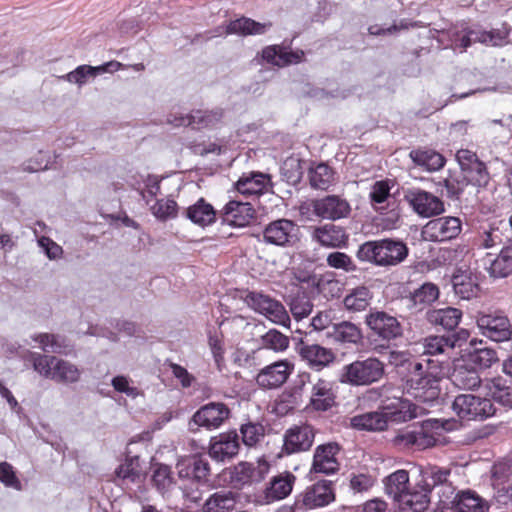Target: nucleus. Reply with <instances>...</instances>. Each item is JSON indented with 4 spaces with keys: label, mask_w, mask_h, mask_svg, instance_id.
Instances as JSON below:
<instances>
[{
    "label": "nucleus",
    "mask_w": 512,
    "mask_h": 512,
    "mask_svg": "<svg viewBox=\"0 0 512 512\" xmlns=\"http://www.w3.org/2000/svg\"><path fill=\"white\" fill-rule=\"evenodd\" d=\"M246 304L256 312L264 315L271 322L288 326L290 317L281 302L260 292H248L244 298Z\"/></svg>",
    "instance_id": "obj_6"
},
{
    "label": "nucleus",
    "mask_w": 512,
    "mask_h": 512,
    "mask_svg": "<svg viewBox=\"0 0 512 512\" xmlns=\"http://www.w3.org/2000/svg\"><path fill=\"white\" fill-rule=\"evenodd\" d=\"M315 438V430L311 425H294L284 434L283 449L287 454L307 451Z\"/></svg>",
    "instance_id": "obj_17"
},
{
    "label": "nucleus",
    "mask_w": 512,
    "mask_h": 512,
    "mask_svg": "<svg viewBox=\"0 0 512 512\" xmlns=\"http://www.w3.org/2000/svg\"><path fill=\"white\" fill-rule=\"evenodd\" d=\"M371 299L372 294L369 288L358 286L345 296L343 303L347 310L358 312L365 310Z\"/></svg>",
    "instance_id": "obj_47"
},
{
    "label": "nucleus",
    "mask_w": 512,
    "mask_h": 512,
    "mask_svg": "<svg viewBox=\"0 0 512 512\" xmlns=\"http://www.w3.org/2000/svg\"><path fill=\"white\" fill-rule=\"evenodd\" d=\"M487 395L506 407H512V386H508L502 378H494L485 382Z\"/></svg>",
    "instance_id": "obj_43"
},
{
    "label": "nucleus",
    "mask_w": 512,
    "mask_h": 512,
    "mask_svg": "<svg viewBox=\"0 0 512 512\" xmlns=\"http://www.w3.org/2000/svg\"><path fill=\"white\" fill-rule=\"evenodd\" d=\"M312 239L326 248H343L347 246L349 236L343 227L326 223L313 228Z\"/></svg>",
    "instance_id": "obj_21"
},
{
    "label": "nucleus",
    "mask_w": 512,
    "mask_h": 512,
    "mask_svg": "<svg viewBox=\"0 0 512 512\" xmlns=\"http://www.w3.org/2000/svg\"><path fill=\"white\" fill-rule=\"evenodd\" d=\"M326 262L329 267L334 269H342L346 272H353L357 268L349 255L339 251L328 254Z\"/></svg>",
    "instance_id": "obj_62"
},
{
    "label": "nucleus",
    "mask_w": 512,
    "mask_h": 512,
    "mask_svg": "<svg viewBox=\"0 0 512 512\" xmlns=\"http://www.w3.org/2000/svg\"><path fill=\"white\" fill-rule=\"evenodd\" d=\"M186 217L194 224L207 226L215 221L216 212L212 205L204 199H199L195 204L185 210Z\"/></svg>",
    "instance_id": "obj_41"
},
{
    "label": "nucleus",
    "mask_w": 512,
    "mask_h": 512,
    "mask_svg": "<svg viewBox=\"0 0 512 512\" xmlns=\"http://www.w3.org/2000/svg\"><path fill=\"white\" fill-rule=\"evenodd\" d=\"M470 364L479 366L480 368H489L494 362L498 360L495 350L490 348H483L474 351L469 356Z\"/></svg>",
    "instance_id": "obj_63"
},
{
    "label": "nucleus",
    "mask_w": 512,
    "mask_h": 512,
    "mask_svg": "<svg viewBox=\"0 0 512 512\" xmlns=\"http://www.w3.org/2000/svg\"><path fill=\"white\" fill-rule=\"evenodd\" d=\"M466 33L468 35L470 44L480 42L484 44H490L492 46H500L504 42V36L498 32L470 30Z\"/></svg>",
    "instance_id": "obj_61"
},
{
    "label": "nucleus",
    "mask_w": 512,
    "mask_h": 512,
    "mask_svg": "<svg viewBox=\"0 0 512 512\" xmlns=\"http://www.w3.org/2000/svg\"><path fill=\"white\" fill-rule=\"evenodd\" d=\"M263 238L272 245L292 246L297 241V226L288 219L272 221L264 228Z\"/></svg>",
    "instance_id": "obj_15"
},
{
    "label": "nucleus",
    "mask_w": 512,
    "mask_h": 512,
    "mask_svg": "<svg viewBox=\"0 0 512 512\" xmlns=\"http://www.w3.org/2000/svg\"><path fill=\"white\" fill-rule=\"evenodd\" d=\"M494 499L500 505L512 503V464L500 462L492 468Z\"/></svg>",
    "instance_id": "obj_16"
},
{
    "label": "nucleus",
    "mask_w": 512,
    "mask_h": 512,
    "mask_svg": "<svg viewBox=\"0 0 512 512\" xmlns=\"http://www.w3.org/2000/svg\"><path fill=\"white\" fill-rule=\"evenodd\" d=\"M269 184L270 177L267 174L253 172L240 177L235 187L243 196H254L265 192Z\"/></svg>",
    "instance_id": "obj_34"
},
{
    "label": "nucleus",
    "mask_w": 512,
    "mask_h": 512,
    "mask_svg": "<svg viewBox=\"0 0 512 512\" xmlns=\"http://www.w3.org/2000/svg\"><path fill=\"white\" fill-rule=\"evenodd\" d=\"M450 476L451 469L429 465L421 470V481L418 485L428 493L435 492L439 502L447 506L455 492Z\"/></svg>",
    "instance_id": "obj_4"
},
{
    "label": "nucleus",
    "mask_w": 512,
    "mask_h": 512,
    "mask_svg": "<svg viewBox=\"0 0 512 512\" xmlns=\"http://www.w3.org/2000/svg\"><path fill=\"white\" fill-rule=\"evenodd\" d=\"M462 311L454 307L430 309L426 312V320L433 326H441L444 330H453L460 323Z\"/></svg>",
    "instance_id": "obj_32"
},
{
    "label": "nucleus",
    "mask_w": 512,
    "mask_h": 512,
    "mask_svg": "<svg viewBox=\"0 0 512 512\" xmlns=\"http://www.w3.org/2000/svg\"><path fill=\"white\" fill-rule=\"evenodd\" d=\"M81 378L80 369L73 363L57 358L51 380L60 383H76Z\"/></svg>",
    "instance_id": "obj_45"
},
{
    "label": "nucleus",
    "mask_w": 512,
    "mask_h": 512,
    "mask_svg": "<svg viewBox=\"0 0 512 512\" xmlns=\"http://www.w3.org/2000/svg\"><path fill=\"white\" fill-rule=\"evenodd\" d=\"M442 378V369L431 360L426 363H411L410 372L405 380V389L421 402H433L440 395Z\"/></svg>",
    "instance_id": "obj_1"
},
{
    "label": "nucleus",
    "mask_w": 512,
    "mask_h": 512,
    "mask_svg": "<svg viewBox=\"0 0 512 512\" xmlns=\"http://www.w3.org/2000/svg\"><path fill=\"white\" fill-rule=\"evenodd\" d=\"M33 340L40 344V348L44 352L60 353L66 347L63 339L54 334H38L33 337Z\"/></svg>",
    "instance_id": "obj_59"
},
{
    "label": "nucleus",
    "mask_w": 512,
    "mask_h": 512,
    "mask_svg": "<svg viewBox=\"0 0 512 512\" xmlns=\"http://www.w3.org/2000/svg\"><path fill=\"white\" fill-rule=\"evenodd\" d=\"M335 495L332 483L320 481L306 488L304 492L296 497L294 507L297 510H311L324 507L334 501Z\"/></svg>",
    "instance_id": "obj_11"
},
{
    "label": "nucleus",
    "mask_w": 512,
    "mask_h": 512,
    "mask_svg": "<svg viewBox=\"0 0 512 512\" xmlns=\"http://www.w3.org/2000/svg\"><path fill=\"white\" fill-rule=\"evenodd\" d=\"M477 325L484 336L495 342L506 341L512 334L510 321L500 312L479 315Z\"/></svg>",
    "instance_id": "obj_14"
},
{
    "label": "nucleus",
    "mask_w": 512,
    "mask_h": 512,
    "mask_svg": "<svg viewBox=\"0 0 512 512\" xmlns=\"http://www.w3.org/2000/svg\"><path fill=\"white\" fill-rule=\"evenodd\" d=\"M501 225L491 224L483 228L473 239V246L478 250H489L506 244Z\"/></svg>",
    "instance_id": "obj_37"
},
{
    "label": "nucleus",
    "mask_w": 512,
    "mask_h": 512,
    "mask_svg": "<svg viewBox=\"0 0 512 512\" xmlns=\"http://www.w3.org/2000/svg\"><path fill=\"white\" fill-rule=\"evenodd\" d=\"M486 267L493 278H505L512 274V240L503 245L499 254L494 259H489Z\"/></svg>",
    "instance_id": "obj_33"
},
{
    "label": "nucleus",
    "mask_w": 512,
    "mask_h": 512,
    "mask_svg": "<svg viewBox=\"0 0 512 512\" xmlns=\"http://www.w3.org/2000/svg\"><path fill=\"white\" fill-rule=\"evenodd\" d=\"M177 468L180 477L193 478L197 481L206 479L210 471L208 462L201 458L183 459L177 463Z\"/></svg>",
    "instance_id": "obj_38"
},
{
    "label": "nucleus",
    "mask_w": 512,
    "mask_h": 512,
    "mask_svg": "<svg viewBox=\"0 0 512 512\" xmlns=\"http://www.w3.org/2000/svg\"><path fill=\"white\" fill-rule=\"evenodd\" d=\"M407 255V246L392 239L367 241L359 246L356 253L360 261L384 267L401 263Z\"/></svg>",
    "instance_id": "obj_2"
},
{
    "label": "nucleus",
    "mask_w": 512,
    "mask_h": 512,
    "mask_svg": "<svg viewBox=\"0 0 512 512\" xmlns=\"http://www.w3.org/2000/svg\"><path fill=\"white\" fill-rule=\"evenodd\" d=\"M309 181L313 188L327 190L334 181V172L327 164L320 163L310 169Z\"/></svg>",
    "instance_id": "obj_51"
},
{
    "label": "nucleus",
    "mask_w": 512,
    "mask_h": 512,
    "mask_svg": "<svg viewBox=\"0 0 512 512\" xmlns=\"http://www.w3.org/2000/svg\"><path fill=\"white\" fill-rule=\"evenodd\" d=\"M461 230L458 217L444 216L428 221L422 228L421 236L425 241L444 242L456 238Z\"/></svg>",
    "instance_id": "obj_8"
},
{
    "label": "nucleus",
    "mask_w": 512,
    "mask_h": 512,
    "mask_svg": "<svg viewBox=\"0 0 512 512\" xmlns=\"http://www.w3.org/2000/svg\"><path fill=\"white\" fill-rule=\"evenodd\" d=\"M365 323L375 335L387 342L403 335V328L398 319L384 311H371L366 315Z\"/></svg>",
    "instance_id": "obj_10"
},
{
    "label": "nucleus",
    "mask_w": 512,
    "mask_h": 512,
    "mask_svg": "<svg viewBox=\"0 0 512 512\" xmlns=\"http://www.w3.org/2000/svg\"><path fill=\"white\" fill-rule=\"evenodd\" d=\"M449 505L453 512H488L489 503L472 490H463L453 495Z\"/></svg>",
    "instance_id": "obj_24"
},
{
    "label": "nucleus",
    "mask_w": 512,
    "mask_h": 512,
    "mask_svg": "<svg viewBox=\"0 0 512 512\" xmlns=\"http://www.w3.org/2000/svg\"><path fill=\"white\" fill-rule=\"evenodd\" d=\"M141 468L139 465V458L132 457L125 460L117 470L116 474L118 478L128 480L130 482H136L141 478Z\"/></svg>",
    "instance_id": "obj_57"
},
{
    "label": "nucleus",
    "mask_w": 512,
    "mask_h": 512,
    "mask_svg": "<svg viewBox=\"0 0 512 512\" xmlns=\"http://www.w3.org/2000/svg\"><path fill=\"white\" fill-rule=\"evenodd\" d=\"M313 213L322 219L337 221L349 217L351 206L339 195H327L312 203Z\"/></svg>",
    "instance_id": "obj_13"
},
{
    "label": "nucleus",
    "mask_w": 512,
    "mask_h": 512,
    "mask_svg": "<svg viewBox=\"0 0 512 512\" xmlns=\"http://www.w3.org/2000/svg\"><path fill=\"white\" fill-rule=\"evenodd\" d=\"M33 368L45 378H52L57 357L45 356L38 353H31Z\"/></svg>",
    "instance_id": "obj_58"
},
{
    "label": "nucleus",
    "mask_w": 512,
    "mask_h": 512,
    "mask_svg": "<svg viewBox=\"0 0 512 512\" xmlns=\"http://www.w3.org/2000/svg\"><path fill=\"white\" fill-rule=\"evenodd\" d=\"M294 481L295 476L289 472L275 476L264 491L263 502L269 504L287 497L292 491Z\"/></svg>",
    "instance_id": "obj_31"
},
{
    "label": "nucleus",
    "mask_w": 512,
    "mask_h": 512,
    "mask_svg": "<svg viewBox=\"0 0 512 512\" xmlns=\"http://www.w3.org/2000/svg\"><path fill=\"white\" fill-rule=\"evenodd\" d=\"M261 349H270L274 352L285 351L290 344L289 338L276 329H270L259 339Z\"/></svg>",
    "instance_id": "obj_53"
},
{
    "label": "nucleus",
    "mask_w": 512,
    "mask_h": 512,
    "mask_svg": "<svg viewBox=\"0 0 512 512\" xmlns=\"http://www.w3.org/2000/svg\"><path fill=\"white\" fill-rule=\"evenodd\" d=\"M382 415H385V421L388 422H406L417 416V407L408 400L400 397L382 401Z\"/></svg>",
    "instance_id": "obj_22"
},
{
    "label": "nucleus",
    "mask_w": 512,
    "mask_h": 512,
    "mask_svg": "<svg viewBox=\"0 0 512 512\" xmlns=\"http://www.w3.org/2000/svg\"><path fill=\"white\" fill-rule=\"evenodd\" d=\"M281 175L287 183L298 184L303 175L301 160L295 157L287 158L281 166Z\"/></svg>",
    "instance_id": "obj_55"
},
{
    "label": "nucleus",
    "mask_w": 512,
    "mask_h": 512,
    "mask_svg": "<svg viewBox=\"0 0 512 512\" xmlns=\"http://www.w3.org/2000/svg\"><path fill=\"white\" fill-rule=\"evenodd\" d=\"M386 493L396 502L400 503L402 496L409 490V474L406 470H398L385 479Z\"/></svg>",
    "instance_id": "obj_39"
},
{
    "label": "nucleus",
    "mask_w": 512,
    "mask_h": 512,
    "mask_svg": "<svg viewBox=\"0 0 512 512\" xmlns=\"http://www.w3.org/2000/svg\"><path fill=\"white\" fill-rule=\"evenodd\" d=\"M303 57L304 52L302 50L289 52L285 47L279 45L268 46L262 51V58L268 63L278 67L300 63Z\"/></svg>",
    "instance_id": "obj_30"
},
{
    "label": "nucleus",
    "mask_w": 512,
    "mask_h": 512,
    "mask_svg": "<svg viewBox=\"0 0 512 512\" xmlns=\"http://www.w3.org/2000/svg\"><path fill=\"white\" fill-rule=\"evenodd\" d=\"M255 210L251 203L241 200L229 201L222 211L223 222L231 226L244 227L254 218Z\"/></svg>",
    "instance_id": "obj_23"
},
{
    "label": "nucleus",
    "mask_w": 512,
    "mask_h": 512,
    "mask_svg": "<svg viewBox=\"0 0 512 512\" xmlns=\"http://www.w3.org/2000/svg\"><path fill=\"white\" fill-rule=\"evenodd\" d=\"M152 214L161 221L175 218L178 214L176 201L170 198L157 200L150 208Z\"/></svg>",
    "instance_id": "obj_56"
},
{
    "label": "nucleus",
    "mask_w": 512,
    "mask_h": 512,
    "mask_svg": "<svg viewBox=\"0 0 512 512\" xmlns=\"http://www.w3.org/2000/svg\"><path fill=\"white\" fill-rule=\"evenodd\" d=\"M224 111L221 108L211 110H193L189 114L171 113L167 116V123L174 127L189 126L192 129L201 130L213 128L222 121Z\"/></svg>",
    "instance_id": "obj_7"
},
{
    "label": "nucleus",
    "mask_w": 512,
    "mask_h": 512,
    "mask_svg": "<svg viewBox=\"0 0 512 512\" xmlns=\"http://www.w3.org/2000/svg\"><path fill=\"white\" fill-rule=\"evenodd\" d=\"M405 199L413 210L422 217H432L444 211L443 202L431 193L423 190H408Z\"/></svg>",
    "instance_id": "obj_18"
},
{
    "label": "nucleus",
    "mask_w": 512,
    "mask_h": 512,
    "mask_svg": "<svg viewBox=\"0 0 512 512\" xmlns=\"http://www.w3.org/2000/svg\"><path fill=\"white\" fill-rule=\"evenodd\" d=\"M152 481L159 491L168 490L173 483L170 467L159 465L153 472Z\"/></svg>",
    "instance_id": "obj_64"
},
{
    "label": "nucleus",
    "mask_w": 512,
    "mask_h": 512,
    "mask_svg": "<svg viewBox=\"0 0 512 512\" xmlns=\"http://www.w3.org/2000/svg\"><path fill=\"white\" fill-rule=\"evenodd\" d=\"M385 373V365L375 357L355 360L345 365L340 374L341 383L351 386H367L378 382Z\"/></svg>",
    "instance_id": "obj_3"
},
{
    "label": "nucleus",
    "mask_w": 512,
    "mask_h": 512,
    "mask_svg": "<svg viewBox=\"0 0 512 512\" xmlns=\"http://www.w3.org/2000/svg\"><path fill=\"white\" fill-rule=\"evenodd\" d=\"M335 399L336 395L331 382L318 379L312 385L309 406L313 410L327 411L335 405Z\"/></svg>",
    "instance_id": "obj_27"
},
{
    "label": "nucleus",
    "mask_w": 512,
    "mask_h": 512,
    "mask_svg": "<svg viewBox=\"0 0 512 512\" xmlns=\"http://www.w3.org/2000/svg\"><path fill=\"white\" fill-rule=\"evenodd\" d=\"M428 492L421 489L418 491H409L406 495L402 496L399 503L401 512H422L426 509L429 503Z\"/></svg>",
    "instance_id": "obj_49"
},
{
    "label": "nucleus",
    "mask_w": 512,
    "mask_h": 512,
    "mask_svg": "<svg viewBox=\"0 0 512 512\" xmlns=\"http://www.w3.org/2000/svg\"><path fill=\"white\" fill-rule=\"evenodd\" d=\"M270 26V23H259L250 18L243 17L230 22L227 32L240 35L264 34Z\"/></svg>",
    "instance_id": "obj_46"
},
{
    "label": "nucleus",
    "mask_w": 512,
    "mask_h": 512,
    "mask_svg": "<svg viewBox=\"0 0 512 512\" xmlns=\"http://www.w3.org/2000/svg\"><path fill=\"white\" fill-rule=\"evenodd\" d=\"M456 160L461 168V174L474 186H485L489 181V174L485 164L479 160L476 153L468 149H460L456 153Z\"/></svg>",
    "instance_id": "obj_12"
},
{
    "label": "nucleus",
    "mask_w": 512,
    "mask_h": 512,
    "mask_svg": "<svg viewBox=\"0 0 512 512\" xmlns=\"http://www.w3.org/2000/svg\"><path fill=\"white\" fill-rule=\"evenodd\" d=\"M335 341L341 343L357 344L362 339L360 328L352 322L342 321L333 324V331L329 333Z\"/></svg>",
    "instance_id": "obj_44"
},
{
    "label": "nucleus",
    "mask_w": 512,
    "mask_h": 512,
    "mask_svg": "<svg viewBox=\"0 0 512 512\" xmlns=\"http://www.w3.org/2000/svg\"><path fill=\"white\" fill-rule=\"evenodd\" d=\"M289 307L293 317L296 320H301L311 314L314 305L309 295L306 292L299 290L291 296Z\"/></svg>",
    "instance_id": "obj_52"
},
{
    "label": "nucleus",
    "mask_w": 512,
    "mask_h": 512,
    "mask_svg": "<svg viewBox=\"0 0 512 512\" xmlns=\"http://www.w3.org/2000/svg\"><path fill=\"white\" fill-rule=\"evenodd\" d=\"M452 284L455 293L462 299H471L479 293L477 276L471 271H457L452 277Z\"/></svg>",
    "instance_id": "obj_36"
},
{
    "label": "nucleus",
    "mask_w": 512,
    "mask_h": 512,
    "mask_svg": "<svg viewBox=\"0 0 512 512\" xmlns=\"http://www.w3.org/2000/svg\"><path fill=\"white\" fill-rule=\"evenodd\" d=\"M423 353L431 356L448 354L451 349L445 335H431L422 340Z\"/></svg>",
    "instance_id": "obj_54"
},
{
    "label": "nucleus",
    "mask_w": 512,
    "mask_h": 512,
    "mask_svg": "<svg viewBox=\"0 0 512 512\" xmlns=\"http://www.w3.org/2000/svg\"><path fill=\"white\" fill-rule=\"evenodd\" d=\"M242 441L245 445L255 446L264 437V426L256 423L243 424L240 428Z\"/></svg>",
    "instance_id": "obj_60"
},
{
    "label": "nucleus",
    "mask_w": 512,
    "mask_h": 512,
    "mask_svg": "<svg viewBox=\"0 0 512 512\" xmlns=\"http://www.w3.org/2000/svg\"><path fill=\"white\" fill-rule=\"evenodd\" d=\"M230 413V409L224 403H208L194 413L189 422V428L192 431L198 427H204L207 430L217 429L230 417Z\"/></svg>",
    "instance_id": "obj_9"
},
{
    "label": "nucleus",
    "mask_w": 512,
    "mask_h": 512,
    "mask_svg": "<svg viewBox=\"0 0 512 512\" xmlns=\"http://www.w3.org/2000/svg\"><path fill=\"white\" fill-rule=\"evenodd\" d=\"M350 425L357 430L381 431L387 428L385 415L380 412H368L350 419Z\"/></svg>",
    "instance_id": "obj_42"
},
{
    "label": "nucleus",
    "mask_w": 512,
    "mask_h": 512,
    "mask_svg": "<svg viewBox=\"0 0 512 512\" xmlns=\"http://www.w3.org/2000/svg\"><path fill=\"white\" fill-rule=\"evenodd\" d=\"M299 354L309 366L322 369L335 360L334 352L318 344H308L301 342Z\"/></svg>",
    "instance_id": "obj_28"
},
{
    "label": "nucleus",
    "mask_w": 512,
    "mask_h": 512,
    "mask_svg": "<svg viewBox=\"0 0 512 512\" xmlns=\"http://www.w3.org/2000/svg\"><path fill=\"white\" fill-rule=\"evenodd\" d=\"M452 409L463 420H485L493 416L496 408L492 401L486 397L474 394H460L455 397Z\"/></svg>",
    "instance_id": "obj_5"
},
{
    "label": "nucleus",
    "mask_w": 512,
    "mask_h": 512,
    "mask_svg": "<svg viewBox=\"0 0 512 512\" xmlns=\"http://www.w3.org/2000/svg\"><path fill=\"white\" fill-rule=\"evenodd\" d=\"M293 364L288 360H280L264 367L256 377L257 384L267 389L282 386L293 371Z\"/></svg>",
    "instance_id": "obj_19"
},
{
    "label": "nucleus",
    "mask_w": 512,
    "mask_h": 512,
    "mask_svg": "<svg viewBox=\"0 0 512 512\" xmlns=\"http://www.w3.org/2000/svg\"><path fill=\"white\" fill-rule=\"evenodd\" d=\"M438 439L423 427L414 430L399 431L393 442L396 445L404 447H416L419 450L433 447L437 444Z\"/></svg>",
    "instance_id": "obj_26"
},
{
    "label": "nucleus",
    "mask_w": 512,
    "mask_h": 512,
    "mask_svg": "<svg viewBox=\"0 0 512 512\" xmlns=\"http://www.w3.org/2000/svg\"><path fill=\"white\" fill-rule=\"evenodd\" d=\"M236 505L235 494L230 490H220L211 494L203 504L204 512H228Z\"/></svg>",
    "instance_id": "obj_40"
},
{
    "label": "nucleus",
    "mask_w": 512,
    "mask_h": 512,
    "mask_svg": "<svg viewBox=\"0 0 512 512\" xmlns=\"http://www.w3.org/2000/svg\"><path fill=\"white\" fill-rule=\"evenodd\" d=\"M338 451L339 446L336 443H327L318 446L313 457L312 471L323 474L336 472L339 468L335 457Z\"/></svg>",
    "instance_id": "obj_25"
},
{
    "label": "nucleus",
    "mask_w": 512,
    "mask_h": 512,
    "mask_svg": "<svg viewBox=\"0 0 512 512\" xmlns=\"http://www.w3.org/2000/svg\"><path fill=\"white\" fill-rule=\"evenodd\" d=\"M410 157L419 166L428 171H437L445 164V158L438 152L432 150H416L410 152Z\"/></svg>",
    "instance_id": "obj_48"
},
{
    "label": "nucleus",
    "mask_w": 512,
    "mask_h": 512,
    "mask_svg": "<svg viewBox=\"0 0 512 512\" xmlns=\"http://www.w3.org/2000/svg\"><path fill=\"white\" fill-rule=\"evenodd\" d=\"M439 297L438 287L430 282L424 283L416 289L411 295L413 307L422 310L424 307L431 305Z\"/></svg>",
    "instance_id": "obj_50"
},
{
    "label": "nucleus",
    "mask_w": 512,
    "mask_h": 512,
    "mask_svg": "<svg viewBox=\"0 0 512 512\" xmlns=\"http://www.w3.org/2000/svg\"><path fill=\"white\" fill-rule=\"evenodd\" d=\"M452 384L462 390H474L480 387L482 380L472 364L458 363L450 375Z\"/></svg>",
    "instance_id": "obj_29"
},
{
    "label": "nucleus",
    "mask_w": 512,
    "mask_h": 512,
    "mask_svg": "<svg viewBox=\"0 0 512 512\" xmlns=\"http://www.w3.org/2000/svg\"><path fill=\"white\" fill-rule=\"evenodd\" d=\"M239 448V438L235 431L221 433L211 439L209 455L218 462H225L234 458Z\"/></svg>",
    "instance_id": "obj_20"
},
{
    "label": "nucleus",
    "mask_w": 512,
    "mask_h": 512,
    "mask_svg": "<svg viewBox=\"0 0 512 512\" xmlns=\"http://www.w3.org/2000/svg\"><path fill=\"white\" fill-rule=\"evenodd\" d=\"M121 65L122 64L117 61H110L97 67L82 65L68 73L66 79L71 83L81 86L87 82L88 78L95 77L100 73L117 71L120 69Z\"/></svg>",
    "instance_id": "obj_35"
}]
</instances>
